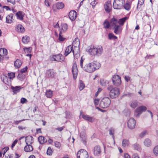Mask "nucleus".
<instances>
[{
    "label": "nucleus",
    "instance_id": "1",
    "mask_svg": "<svg viewBox=\"0 0 158 158\" xmlns=\"http://www.w3.org/2000/svg\"><path fill=\"white\" fill-rule=\"evenodd\" d=\"M87 52L92 56H101L103 52V49L101 46H91L87 49Z\"/></svg>",
    "mask_w": 158,
    "mask_h": 158
},
{
    "label": "nucleus",
    "instance_id": "2",
    "mask_svg": "<svg viewBox=\"0 0 158 158\" xmlns=\"http://www.w3.org/2000/svg\"><path fill=\"white\" fill-rule=\"evenodd\" d=\"M100 64L98 62L94 61L86 64L84 66L83 70L89 73H92L99 69Z\"/></svg>",
    "mask_w": 158,
    "mask_h": 158
},
{
    "label": "nucleus",
    "instance_id": "3",
    "mask_svg": "<svg viewBox=\"0 0 158 158\" xmlns=\"http://www.w3.org/2000/svg\"><path fill=\"white\" fill-rule=\"evenodd\" d=\"M111 101L109 98L107 97L103 98L99 103V106L103 108H105L110 105Z\"/></svg>",
    "mask_w": 158,
    "mask_h": 158
},
{
    "label": "nucleus",
    "instance_id": "4",
    "mask_svg": "<svg viewBox=\"0 0 158 158\" xmlns=\"http://www.w3.org/2000/svg\"><path fill=\"white\" fill-rule=\"evenodd\" d=\"M56 75V73L53 69L47 70L45 73V77L48 78H52L54 77Z\"/></svg>",
    "mask_w": 158,
    "mask_h": 158
},
{
    "label": "nucleus",
    "instance_id": "5",
    "mask_svg": "<svg viewBox=\"0 0 158 158\" xmlns=\"http://www.w3.org/2000/svg\"><path fill=\"white\" fill-rule=\"evenodd\" d=\"M88 154L85 150L81 149L79 151L77 154V158H88Z\"/></svg>",
    "mask_w": 158,
    "mask_h": 158
},
{
    "label": "nucleus",
    "instance_id": "6",
    "mask_svg": "<svg viewBox=\"0 0 158 158\" xmlns=\"http://www.w3.org/2000/svg\"><path fill=\"white\" fill-rule=\"evenodd\" d=\"M124 0H114L113 2V7L115 9H120L123 6Z\"/></svg>",
    "mask_w": 158,
    "mask_h": 158
},
{
    "label": "nucleus",
    "instance_id": "7",
    "mask_svg": "<svg viewBox=\"0 0 158 158\" xmlns=\"http://www.w3.org/2000/svg\"><path fill=\"white\" fill-rule=\"evenodd\" d=\"M74 42L73 43V46H74V47L73 48V50H72V52L73 54V56L74 58H77V57L79 56V42H77V45L76 46H74Z\"/></svg>",
    "mask_w": 158,
    "mask_h": 158
},
{
    "label": "nucleus",
    "instance_id": "8",
    "mask_svg": "<svg viewBox=\"0 0 158 158\" xmlns=\"http://www.w3.org/2000/svg\"><path fill=\"white\" fill-rule=\"evenodd\" d=\"M112 81L113 84L116 86H118L120 85L121 83L120 77L117 75H115L113 76Z\"/></svg>",
    "mask_w": 158,
    "mask_h": 158
},
{
    "label": "nucleus",
    "instance_id": "9",
    "mask_svg": "<svg viewBox=\"0 0 158 158\" xmlns=\"http://www.w3.org/2000/svg\"><path fill=\"white\" fill-rule=\"evenodd\" d=\"M50 59L52 61H61L63 60L64 57L62 54H60L57 55H51L50 57Z\"/></svg>",
    "mask_w": 158,
    "mask_h": 158
},
{
    "label": "nucleus",
    "instance_id": "10",
    "mask_svg": "<svg viewBox=\"0 0 158 158\" xmlns=\"http://www.w3.org/2000/svg\"><path fill=\"white\" fill-rule=\"evenodd\" d=\"M119 89H110L109 92V95L112 98L117 97L120 94Z\"/></svg>",
    "mask_w": 158,
    "mask_h": 158
},
{
    "label": "nucleus",
    "instance_id": "11",
    "mask_svg": "<svg viewBox=\"0 0 158 158\" xmlns=\"http://www.w3.org/2000/svg\"><path fill=\"white\" fill-rule=\"evenodd\" d=\"M147 109V107L144 106H141L138 107L135 109V112L137 113V114L136 115V117L139 116L142 112L146 111Z\"/></svg>",
    "mask_w": 158,
    "mask_h": 158
},
{
    "label": "nucleus",
    "instance_id": "12",
    "mask_svg": "<svg viewBox=\"0 0 158 158\" xmlns=\"http://www.w3.org/2000/svg\"><path fill=\"white\" fill-rule=\"evenodd\" d=\"M78 72V71L77 69V63L76 62H75L73 65L72 69V72L73 75V78L75 80L77 78Z\"/></svg>",
    "mask_w": 158,
    "mask_h": 158
},
{
    "label": "nucleus",
    "instance_id": "13",
    "mask_svg": "<svg viewBox=\"0 0 158 158\" xmlns=\"http://www.w3.org/2000/svg\"><path fill=\"white\" fill-rule=\"evenodd\" d=\"M136 121L133 118H130L127 122V126L130 129H134L135 126Z\"/></svg>",
    "mask_w": 158,
    "mask_h": 158
},
{
    "label": "nucleus",
    "instance_id": "14",
    "mask_svg": "<svg viewBox=\"0 0 158 158\" xmlns=\"http://www.w3.org/2000/svg\"><path fill=\"white\" fill-rule=\"evenodd\" d=\"M93 153L95 156H99L101 153V150L100 147L98 145L95 146L94 149Z\"/></svg>",
    "mask_w": 158,
    "mask_h": 158
},
{
    "label": "nucleus",
    "instance_id": "15",
    "mask_svg": "<svg viewBox=\"0 0 158 158\" xmlns=\"http://www.w3.org/2000/svg\"><path fill=\"white\" fill-rule=\"evenodd\" d=\"M1 78L2 81L5 84L8 86L10 85V80L7 76L3 75L1 76Z\"/></svg>",
    "mask_w": 158,
    "mask_h": 158
},
{
    "label": "nucleus",
    "instance_id": "16",
    "mask_svg": "<svg viewBox=\"0 0 158 158\" xmlns=\"http://www.w3.org/2000/svg\"><path fill=\"white\" fill-rule=\"evenodd\" d=\"M69 16L71 20H74L77 17V13L74 10L71 11L69 13Z\"/></svg>",
    "mask_w": 158,
    "mask_h": 158
},
{
    "label": "nucleus",
    "instance_id": "17",
    "mask_svg": "<svg viewBox=\"0 0 158 158\" xmlns=\"http://www.w3.org/2000/svg\"><path fill=\"white\" fill-rule=\"evenodd\" d=\"M68 29L67 24L65 23H63L61 24V28L60 30V34H64L67 31Z\"/></svg>",
    "mask_w": 158,
    "mask_h": 158
},
{
    "label": "nucleus",
    "instance_id": "18",
    "mask_svg": "<svg viewBox=\"0 0 158 158\" xmlns=\"http://www.w3.org/2000/svg\"><path fill=\"white\" fill-rule=\"evenodd\" d=\"M14 15L10 14L6 17V23H11L13 22V17Z\"/></svg>",
    "mask_w": 158,
    "mask_h": 158
},
{
    "label": "nucleus",
    "instance_id": "19",
    "mask_svg": "<svg viewBox=\"0 0 158 158\" xmlns=\"http://www.w3.org/2000/svg\"><path fill=\"white\" fill-rule=\"evenodd\" d=\"M104 7L105 10L107 12L109 13L110 12L111 8V5L110 2H106L105 4Z\"/></svg>",
    "mask_w": 158,
    "mask_h": 158
},
{
    "label": "nucleus",
    "instance_id": "20",
    "mask_svg": "<svg viewBox=\"0 0 158 158\" xmlns=\"http://www.w3.org/2000/svg\"><path fill=\"white\" fill-rule=\"evenodd\" d=\"M82 117L85 120L91 123L93 122L94 120V118L91 117H90L87 115L83 114L82 115Z\"/></svg>",
    "mask_w": 158,
    "mask_h": 158
},
{
    "label": "nucleus",
    "instance_id": "21",
    "mask_svg": "<svg viewBox=\"0 0 158 158\" xmlns=\"http://www.w3.org/2000/svg\"><path fill=\"white\" fill-rule=\"evenodd\" d=\"M114 32L116 34H120L122 31V28L121 26L119 25H116L114 27Z\"/></svg>",
    "mask_w": 158,
    "mask_h": 158
},
{
    "label": "nucleus",
    "instance_id": "22",
    "mask_svg": "<svg viewBox=\"0 0 158 158\" xmlns=\"http://www.w3.org/2000/svg\"><path fill=\"white\" fill-rule=\"evenodd\" d=\"M73 50V45H69L65 49L64 55L65 56H67L70 53L72 52Z\"/></svg>",
    "mask_w": 158,
    "mask_h": 158
},
{
    "label": "nucleus",
    "instance_id": "23",
    "mask_svg": "<svg viewBox=\"0 0 158 158\" xmlns=\"http://www.w3.org/2000/svg\"><path fill=\"white\" fill-rule=\"evenodd\" d=\"M25 141L27 145H31L33 142V137L31 136L26 137L25 138Z\"/></svg>",
    "mask_w": 158,
    "mask_h": 158
},
{
    "label": "nucleus",
    "instance_id": "24",
    "mask_svg": "<svg viewBox=\"0 0 158 158\" xmlns=\"http://www.w3.org/2000/svg\"><path fill=\"white\" fill-rule=\"evenodd\" d=\"M15 30L19 32H23L25 31L24 27L21 24H19L16 26Z\"/></svg>",
    "mask_w": 158,
    "mask_h": 158
},
{
    "label": "nucleus",
    "instance_id": "25",
    "mask_svg": "<svg viewBox=\"0 0 158 158\" xmlns=\"http://www.w3.org/2000/svg\"><path fill=\"white\" fill-rule=\"evenodd\" d=\"M80 137L83 143L85 144L86 142V134L84 132H82L80 133Z\"/></svg>",
    "mask_w": 158,
    "mask_h": 158
},
{
    "label": "nucleus",
    "instance_id": "26",
    "mask_svg": "<svg viewBox=\"0 0 158 158\" xmlns=\"http://www.w3.org/2000/svg\"><path fill=\"white\" fill-rule=\"evenodd\" d=\"M16 16L17 17V19H19L21 20H22L23 19L24 15L22 12L21 11L18 12L16 13Z\"/></svg>",
    "mask_w": 158,
    "mask_h": 158
},
{
    "label": "nucleus",
    "instance_id": "27",
    "mask_svg": "<svg viewBox=\"0 0 158 158\" xmlns=\"http://www.w3.org/2000/svg\"><path fill=\"white\" fill-rule=\"evenodd\" d=\"M118 21L117 19L113 18L110 21V26L114 27L118 25Z\"/></svg>",
    "mask_w": 158,
    "mask_h": 158
},
{
    "label": "nucleus",
    "instance_id": "28",
    "mask_svg": "<svg viewBox=\"0 0 158 158\" xmlns=\"http://www.w3.org/2000/svg\"><path fill=\"white\" fill-rule=\"evenodd\" d=\"M38 141L40 143L43 144L47 142L46 139L44 136H40L38 138Z\"/></svg>",
    "mask_w": 158,
    "mask_h": 158
},
{
    "label": "nucleus",
    "instance_id": "29",
    "mask_svg": "<svg viewBox=\"0 0 158 158\" xmlns=\"http://www.w3.org/2000/svg\"><path fill=\"white\" fill-rule=\"evenodd\" d=\"M53 91L51 89H47L45 92V95L47 98H51L53 95Z\"/></svg>",
    "mask_w": 158,
    "mask_h": 158
},
{
    "label": "nucleus",
    "instance_id": "30",
    "mask_svg": "<svg viewBox=\"0 0 158 158\" xmlns=\"http://www.w3.org/2000/svg\"><path fill=\"white\" fill-rule=\"evenodd\" d=\"M144 145L147 147H149L151 145V141L150 139L146 138L145 139L143 142Z\"/></svg>",
    "mask_w": 158,
    "mask_h": 158
},
{
    "label": "nucleus",
    "instance_id": "31",
    "mask_svg": "<svg viewBox=\"0 0 158 158\" xmlns=\"http://www.w3.org/2000/svg\"><path fill=\"white\" fill-rule=\"evenodd\" d=\"M33 150V147L30 144L27 145L24 148V150L26 152H31Z\"/></svg>",
    "mask_w": 158,
    "mask_h": 158
},
{
    "label": "nucleus",
    "instance_id": "32",
    "mask_svg": "<svg viewBox=\"0 0 158 158\" xmlns=\"http://www.w3.org/2000/svg\"><path fill=\"white\" fill-rule=\"evenodd\" d=\"M7 51L6 49L1 48L0 49V56L1 57L7 55Z\"/></svg>",
    "mask_w": 158,
    "mask_h": 158
},
{
    "label": "nucleus",
    "instance_id": "33",
    "mask_svg": "<svg viewBox=\"0 0 158 158\" xmlns=\"http://www.w3.org/2000/svg\"><path fill=\"white\" fill-rule=\"evenodd\" d=\"M22 64L21 61L19 60H16L14 62V65L15 68H19Z\"/></svg>",
    "mask_w": 158,
    "mask_h": 158
},
{
    "label": "nucleus",
    "instance_id": "34",
    "mask_svg": "<svg viewBox=\"0 0 158 158\" xmlns=\"http://www.w3.org/2000/svg\"><path fill=\"white\" fill-rule=\"evenodd\" d=\"M108 83L109 82L108 81L103 79H101L100 80V84L103 86H107L108 84Z\"/></svg>",
    "mask_w": 158,
    "mask_h": 158
},
{
    "label": "nucleus",
    "instance_id": "35",
    "mask_svg": "<svg viewBox=\"0 0 158 158\" xmlns=\"http://www.w3.org/2000/svg\"><path fill=\"white\" fill-rule=\"evenodd\" d=\"M138 105V102L136 100H134L131 102L130 106L132 108H135Z\"/></svg>",
    "mask_w": 158,
    "mask_h": 158
},
{
    "label": "nucleus",
    "instance_id": "36",
    "mask_svg": "<svg viewBox=\"0 0 158 158\" xmlns=\"http://www.w3.org/2000/svg\"><path fill=\"white\" fill-rule=\"evenodd\" d=\"M131 2H126L124 6V9L127 10H129L131 8Z\"/></svg>",
    "mask_w": 158,
    "mask_h": 158
},
{
    "label": "nucleus",
    "instance_id": "37",
    "mask_svg": "<svg viewBox=\"0 0 158 158\" xmlns=\"http://www.w3.org/2000/svg\"><path fill=\"white\" fill-rule=\"evenodd\" d=\"M56 5L57 8L59 9H62L64 6V4L61 2H57Z\"/></svg>",
    "mask_w": 158,
    "mask_h": 158
},
{
    "label": "nucleus",
    "instance_id": "38",
    "mask_svg": "<svg viewBox=\"0 0 158 158\" xmlns=\"http://www.w3.org/2000/svg\"><path fill=\"white\" fill-rule=\"evenodd\" d=\"M129 140L126 139H124L122 141V146L124 147H126L129 145Z\"/></svg>",
    "mask_w": 158,
    "mask_h": 158
},
{
    "label": "nucleus",
    "instance_id": "39",
    "mask_svg": "<svg viewBox=\"0 0 158 158\" xmlns=\"http://www.w3.org/2000/svg\"><path fill=\"white\" fill-rule=\"evenodd\" d=\"M29 40V38L28 36L26 35L22 38V41L24 44H27Z\"/></svg>",
    "mask_w": 158,
    "mask_h": 158
},
{
    "label": "nucleus",
    "instance_id": "40",
    "mask_svg": "<svg viewBox=\"0 0 158 158\" xmlns=\"http://www.w3.org/2000/svg\"><path fill=\"white\" fill-rule=\"evenodd\" d=\"M127 18L125 17L121 19H119V21H118V23L121 25L122 26L123 25L125 21L127 19Z\"/></svg>",
    "mask_w": 158,
    "mask_h": 158
},
{
    "label": "nucleus",
    "instance_id": "41",
    "mask_svg": "<svg viewBox=\"0 0 158 158\" xmlns=\"http://www.w3.org/2000/svg\"><path fill=\"white\" fill-rule=\"evenodd\" d=\"M79 89H84L85 87V85L82 81L79 80Z\"/></svg>",
    "mask_w": 158,
    "mask_h": 158
},
{
    "label": "nucleus",
    "instance_id": "42",
    "mask_svg": "<svg viewBox=\"0 0 158 158\" xmlns=\"http://www.w3.org/2000/svg\"><path fill=\"white\" fill-rule=\"evenodd\" d=\"M153 153L156 156H158V145L156 146L154 148Z\"/></svg>",
    "mask_w": 158,
    "mask_h": 158
},
{
    "label": "nucleus",
    "instance_id": "43",
    "mask_svg": "<svg viewBox=\"0 0 158 158\" xmlns=\"http://www.w3.org/2000/svg\"><path fill=\"white\" fill-rule=\"evenodd\" d=\"M103 25L105 28H108L110 26V23L107 21L106 20L103 23Z\"/></svg>",
    "mask_w": 158,
    "mask_h": 158
},
{
    "label": "nucleus",
    "instance_id": "44",
    "mask_svg": "<svg viewBox=\"0 0 158 158\" xmlns=\"http://www.w3.org/2000/svg\"><path fill=\"white\" fill-rule=\"evenodd\" d=\"M108 38L110 40H115L117 39V37L112 33H109L108 34Z\"/></svg>",
    "mask_w": 158,
    "mask_h": 158
},
{
    "label": "nucleus",
    "instance_id": "45",
    "mask_svg": "<svg viewBox=\"0 0 158 158\" xmlns=\"http://www.w3.org/2000/svg\"><path fill=\"white\" fill-rule=\"evenodd\" d=\"M133 147L135 150L138 151L140 149V145L137 143H135L133 145Z\"/></svg>",
    "mask_w": 158,
    "mask_h": 158
},
{
    "label": "nucleus",
    "instance_id": "46",
    "mask_svg": "<svg viewBox=\"0 0 158 158\" xmlns=\"http://www.w3.org/2000/svg\"><path fill=\"white\" fill-rule=\"evenodd\" d=\"M23 50L26 53L28 54L31 53V51L32 48L31 47L28 48H23Z\"/></svg>",
    "mask_w": 158,
    "mask_h": 158
},
{
    "label": "nucleus",
    "instance_id": "47",
    "mask_svg": "<svg viewBox=\"0 0 158 158\" xmlns=\"http://www.w3.org/2000/svg\"><path fill=\"white\" fill-rule=\"evenodd\" d=\"M8 147H6L4 148L2 150V152L3 155H4L6 152L9 150Z\"/></svg>",
    "mask_w": 158,
    "mask_h": 158
},
{
    "label": "nucleus",
    "instance_id": "48",
    "mask_svg": "<svg viewBox=\"0 0 158 158\" xmlns=\"http://www.w3.org/2000/svg\"><path fill=\"white\" fill-rule=\"evenodd\" d=\"M15 76V73H8V78L9 79H12Z\"/></svg>",
    "mask_w": 158,
    "mask_h": 158
},
{
    "label": "nucleus",
    "instance_id": "49",
    "mask_svg": "<svg viewBox=\"0 0 158 158\" xmlns=\"http://www.w3.org/2000/svg\"><path fill=\"white\" fill-rule=\"evenodd\" d=\"M64 34H60V33L59 35V40L60 41H63L64 40V38L63 37Z\"/></svg>",
    "mask_w": 158,
    "mask_h": 158
},
{
    "label": "nucleus",
    "instance_id": "50",
    "mask_svg": "<svg viewBox=\"0 0 158 158\" xmlns=\"http://www.w3.org/2000/svg\"><path fill=\"white\" fill-rule=\"evenodd\" d=\"M47 154L48 155H51L52 154V150L51 148L49 147L48 148L47 152Z\"/></svg>",
    "mask_w": 158,
    "mask_h": 158
},
{
    "label": "nucleus",
    "instance_id": "51",
    "mask_svg": "<svg viewBox=\"0 0 158 158\" xmlns=\"http://www.w3.org/2000/svg\"><path fill=\"white\" fill-rule=\"evenodd\" d=\"M54 144L55 146L57 148H60V142H58L57 141H56L54 142Z\"/></svg>",
    "mask_w": 158,
    "mask_h": 158
},
{
    "label": "nucleus",
    "instance_id": "52",
    "mask_svg": "<svg viewBox=\"0 0 158 158\" xmlns=\"http://www.w3.org/2000/svg\"><path fill=\"white\" fill-rule=\"evenodd\" d=\"M84 59L82 57L81 58V59L80 60V65L81 67L83 69L84 67L83 66V63L84 61Z\"/></svg>",
    "mask_w": 158,
    "mask_h": 158
},
{
    "label": "nucleus",
    "instance_id": "53",
    "mask_svg": "<svg viewBox=\"0 0 158 158\" xmlns=\"http://www.w3.org/2000/svg\"><path fill=\"white\" fill-rule=\"evenodd\" d=\"M99 102V99L97 98H96L94 99V103L95 105H98Z\"/></svg>",
    "mask_w": 158,
    "mask_h": 158
},
{
    "label": "nucleus",
    "instance_id": "54",
    "mask_svg": "<svg viewBox=\"0 0 158 158\" xmlns=\"http://www.w3.org/2000/svg\"><path fill=\"white\" fill-rule=\"evenodd\" d=\"M147 133V131H144L140 134L139 136L141 138H143L145 135Z\"/></svg>",
    "mask_w": 158,
    "mask_h": 158
},
{
    "label": "nucleus",
    "instance_id": "55",
    "mask_svg": "<svg viewBox=\"0 0 158 158\" xmlns=\"http://www.w3.org/2000/svg\"><path fill=\"white\" fill-rule=\"evenodd\" d=\"M27 66H26L25 68L21 69L20 70L21 73H25L27 71Z\"/></svg>",
    "mask_w": 158,
    "mask_h": 158
},
{
    "label": "nucleus",
    "instance_id": "56",
    "mask_svg": "<svg viewBox=\"0 0 158 158\" xmlns=\"http://www.w3.org/2000/svg\"><path fill=\"white\" fill-rule=\"evenodd\" d=\"M18 141V140L17 139H16L13 142V143L11 146V147L12 149H13V147L15 146V144L17 143Z\"/></svg>",
    "mask_w": 158,
    "mask_h": 158
},
{
    "label": "nucleus",
    "instance_id": "57",
    "mask_svg": "<svg viewBox=\"0 0 158 158\" xmlns=\"http://www.w3.org/2000/svg\"><path fill=\"white\" fill-rule=\"evenodd\" d=\"M144 2V0H138L137 8H138L139 5L140 6L142 5L143 4Z\"/></svg>",
    "mask_w": 158,
    "mask_h": 158
},
{
    "label": "nucleus",
    "instance_id": "58",
    "mask_svg": "<svg viewBox=\"0 0 158 158\" xmlns=\"http://www.w3.org/2000/svg\"><path fill=\"white\" fill-rule=\"evenodd\" d=\"M114 130L113 128H110L109 129V134L111 135H113L114 134Z\"/></svg>",
    "mask_w": 158,
    "mask_h": 158
},
{
    "label": "nucleus",
    "instance_id": "59",
    "mask_svg": "<svg viewBox=\"0 0 158 158\" xmlns=\"http://www.w3.org/2000/svg\"><path fill=\"white\" fill-rule=\"evenodd\" d=\"M27 101V100L25 98H22L21 99L20 102L23 104Z\"/></svg>",
    "mask_w": 158,
    "mask_h": 158
},
{
    "label": "nucleus",
    "instance_id": "60",
    "mask_svg": "<svg viewBox=\"0 0 158 158\" xmlns=\"http://www.w3.org/2000/svg\"><path fill=\"white\" fill-rule=\"evenodd\" d=\"M97 2L95 0H94L91 3V5L92 6L93 8H94Z\"/></svg>",
    "mask_w": 158,
    "mask_h": 158
},
{
    "label": "nucleus",
    "instance_id": "61",
    "mask_svg": "<svg viewBox=\"0 0 158 158\" xmlns=\"http://www.w3.org/2000/svg\"><path fill=\"white\" fill-rule=\"evenodd\" d=\"M23 87H22L21 86H16L15 87H14L13 86H11V89H22L23 88Z\"/></svg>",
    "mask_w": 158,
    "mask_h": 158
},
{
    "label": "nucleus",
    "instance_id": "62",
    "mask_svg": "<svg viewBox=\"0 0 158 158\" xmlns=\"http://www.w3.org/2000/svg\"><path fill=\"white\" fill-rule=\"evenodd\" d=\"M18 77L19 78L20 80H22L23 79V74L22 73H19L18 75Z\"/></svg>",
    "mask_w": 158,
    "mask_h": 158
},
{
    "label": "nucleus",
    "instance_id": "63",
    "mask_svg": "<svg viewBox=\"0 0 158 158\" xmlns=\"http://www.w3.org/2000/svg\"><path fill=\"white\" fill-rule=\"evenodd\" d=\"M124 78L125 81L127 82L130 80V77L128 76H125Z\"/></svg>",
    "mask_w": 158,
    "mask_h": 158
},
{
    "label": "nucleus",
    "instance_id": "64",
    "mask_svg": "<svg viewBox=\"0 0 158 158\" xmlns=\"http://www.w3.org/2000/svg\"><path fill=\"white\" fill-rule=\"evenodd\" d=\"M132 158H139V157L137 154L135 153L133 155Z\"/></svg>",
    "mask_w": 158,
    "mask_h": 158
}]
</instances>
